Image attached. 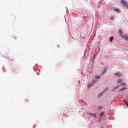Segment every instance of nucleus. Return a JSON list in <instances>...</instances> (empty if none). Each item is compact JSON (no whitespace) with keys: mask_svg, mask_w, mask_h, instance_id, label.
Returning a JSON list of instances; mask_svg holds the SVG:
<instances>
[{"mask_svg":"<svg viewBox=\"0 0 128 128\" xmlns=\"http://www.w3.org/2000/svg\"><path fill=\"white\" fill-rule=\"evenodd\" d=\"M119 34L121 38H122L123 37L124 35V34L122 31L121 30H119Z\"/></svg>","mask_w":128,"mask_h":128,"instance_id":"nucleus-1","label":"nucleus"},{"mask_svg":"<svg viewBox=\"0 0 128 128\" xmlns=\"http://www.w3.org/2000/svg\"><path fill=\"white\" fill-rule=\"evenodd\" d=\"M122 38L128 41V36L126 35L125 34H124V35Z\"/></svg>","mask_w":128,"mask_h":128,"instance_id":"nucleus-2","label":"nucleus"},{"mask_svg":"<svg viewBox=\"0 0 128 128\" xmlns=\"http://www.w3.org/2000/svg\"><path fill=\"white\" fill-rule=\"evenodd\" d=\"M114 76L116 77H120L122 76L120 73H118L114 74Z\"/></svg>","mask_w":128,"mask_h":128,"instance_id":"nucleus-3","label":"nucleus"},{"mask_svg":"<svg viewBox=\"0 0 128 128\" xmlns=\"http://www.w3.org/2000/svg\"><path fill=\"white\" fill-rule=\"evenodd\" d=\"M121 2L125 6L127 3L124 0H122Z\"/></svg>","mask_w":128,"mask_h":128,"instance_id":"nucleus-4","label":"nucleus"},{"mask_svg":"<svg viewBox=\"0 0 128 128\" xmlns=\"http://www.w3.org/2000/svg\"><path fill=\"white\" fill-rule=\"evenodd\" d=\"M97 108L98 110H100L102 108L103 106H97Z\"/></svg>","mask_w":128,"mask_h":128,"instance_id":"nucleus-5","label":"nucleus"},{"mask_svg":"<svg viewBox=\"0 0 128 128\" xmlns=\"http://www.w3.org/2000/svg\"><path fill=\"white\" fill-rule=\"evenodd\" d=\"M104 114V112H101L100 114V117H103V115Z\"/></svg>","mask_w":128,"mask_h":128,"instance_id":"nucleus-6","label":"nucleus"},{"mask_svg":"<svg viewBox=\"0 0 128 128\" xmlns=\"http://www.w3.org/2000/svg\"><path fill=\"white\" fill-rule=\"evenodd\" d=\"M126 88L125 87L122 88L120 89L119 90L120 91L122 92L124 90H125L126 89Z\"/></svg>","mask_w":128,"mask_h":128,"instance_id":"nucleus-7","label":"nucleus"},{"mask_svg":"<svg viewBox=\"0 0 128 128\" xmlns=\"http://www.w3.org/2000/svg\"><path fill=\"white\" fill-rule=\"evenodd\" d=\"M89 115H90V116H94L95 117H96V114H94L93 113H90L89 114Z\"/></svg>","mask_w":128,"mask_h":128,"instance_id":"nucleus-8","label":"nucleus"},{"mask_svg":"<svg viewBox=\"0 0 128 128\" xmlns=\"http://www.w3.org/2000/svg\"><path fill=\"white\" fill-rule=\"evenodd\" d=\"M119 86H116L115 87H114L112 89V90L114 91L116 89L118 88H119Z\"/></svg>","mask_w":128,"mask_h":128,"instance_id":"nucleus-9","label":"nucleus"},{"mask_svg":"<svg viewBox=\"0 0 128 128\" xmlns=\"http://www.w3.org/2000/svg\"><path fill=\"white\" fill-rule=\"evenodd\" d=\"M122 80L121 79H118L117 80V82L118 83L122 82Z\"/></svg>","mask_w":128,"mask_h":128,"instance_id":"nucleus-10","label":"nucleus"},{"mask_svg":"<svg viewBox=\"0 0 128 128\" xmlns=\"http://www.w3.org/2000/svg\"><path fill=\"white\" fill-rule=\"evenodd\" d=\"M94 78L96 79H99L100 78V77L99 76H95L94 77Z\"/></svg>","mask_w":128,"mask_h":128,"instance_id":"nucleus-11","label":"nucleus"},{"mask_svg":"<svg viewBox=\"0 0 128 128\" xmlns=\"http://www.w3.org/2000/svg\"><path fill=\"white\" fill-rule=\"evenodd\" d=\"M114 38V37L113 36L111 37L110 38V42H112V40H113Z\"/></svg>","mask_w":128,"mask_h":128,"instance_id":"nucleus-12","label":"nucleus"},{"mask_svg":"<svg viewBox=\"0 0 128 128\" xmlns=\"http://www.w3.org/2000/svg\"><path fill=\"white\" fill-rule=\"evenodd\" d=\"M124 102L126 105L128 106V102L127 101L124 100Z\"/></svg>","mask_w":128,"mask_h":128,"instance_id":"nucleus-13","label":"nucleus"},{"mask_svg":"<svg viewBox=\"0 0 128 128\" xmlns=\"http://www.w3.org/2000/svg\"><path fill=\"white\" fill-rule=\"evenodd\" d=\"M114 10H115L117 12H118L119 11L118 9L116 8L114 9Z\"/></svg>","mask_w":128,"mask_h":128,"instance_id":"nucleus-14","label":"nucleus"},{"mask_svg":"<svg viewBox=\"0 0 128 128\" xmlns=\"http://www.w3.org/2000/svg\"><path fill=\"white\" fill-rule=\"evenodd\" d=\"M114 16H112L110 18V20H112L114 19Z\"/></svg>","mask_w":128,"mask_h":128,"instance_id":"nucleus-15","label":"nucleus"},{"mask_svg":"<svg viewBox=\"0 0 128 128\" xmlns=\"http://www.w3.org/2000/svg\"><path fill=\"white\" fill-rule=\"evenodd\" d=\"M125 6L127 7L128 8V4L127 3V4H126V5Z\"/></svg>","mask_w":128,"mask_h":128,"instance_id":"nucleus-16","label":"nucleus"},{"mask_svg":"<svg viewBox=\"0 0 128 128\" xmlns=\"http://www.w3.org/2000/svg\"><path fill=\"white\" fill-rule=\"evenodd\" d=\"M124 83L120 85V86H123V85H124Z\"/></svg>","mask_w":128,"mask_h":128,"instance_id":"nucleus-17","label":"nucleus"},{"mask_svg":"<svg viewBox=\"0 0 128 128\" xmlns=\"http://www.w3.org/2000/svg\"><path fill=\"white\" fill-rule=\"evenodd\" d=\"M36 126V125H35L34 126V128Z\"/></svg>","mask_w":128,"mask_h":128,"instance_id":"nucleus-18","label":"nucleus"}]
</instances>
